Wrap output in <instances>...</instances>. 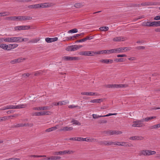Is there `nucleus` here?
I'll use <instances>...</instances> for the list:
<instances>
[{"label": "nucleus", "instance_id": "37", "mask_svg": "<svg viewBox=\"0 0 160 160\" xmlns=\"http://www.w3.org/2000/svg\"><path fill=\"white\" fill-rule=\"evenodd\" d=\"M43 72L42 71H39L35 72L34 76H39L42 74Z\"/></svg>", "mask_w": 160, "mask_h": 160}, {"label": "nucleus", "instance_id": "39", "mask_svg": "<svg viewBox=\"0 0 160 160\" xmlns=\"http://www.w3.org/2000/svg\"><path fill=\"white\" fill-rule=\"evenodd\" d=\"M30 157H34V158H41V157H46V155H31L29 156Z\"/></svg>", "mask_w": 160, "mask_h": 160}, {"label": "nucleus", "instance_id": "3", "mask_svg": "<svg viewBox=\"0 0 160 160\" xmlns=\"http://www.w3.org/2000/svg\"><path fill=\"white\" fill-rule=\"evenodd\" d=\"M74 151L69 150H64L62 151L56 152L53 153L54 155H64L66 154H71L73 153Z\"/></svg>", "mask_w": 160, "mask_h": 160}, {"label": "nucleus", "instance_id": "26", "mask_svg": "<svg viewBox=\"0 0 160 160\" xmlns=\"http://www.w3.org/2000/svg\"><path fill=\"white\" fill-rule=\"evenodd\" d=\"M83 6V5L82 3H77L74 5V7L76 8H80Z\"/></svg>", "mask_w": 160, "mask_h": 160}, {"label": "nucleus", "instance_id": "44", "mask_svg": "<svg viewBox=\"0 0 160 160\" xmlns=\"http://www.w3.org/2000/svg\"><path fill=\"white\" fill-rule=\"evenodd\" d=\"M87 95L89 96H98V94L97 92H87Z\"/></svg>", "mask_w": 160, "mask_h": 160}, {"label": "nucleus", "instance_id": "56", "mask_svg": "<svg viewBox=\"0 0 160 160\" xmlns=\"http://www.w3.org/2000/svg\"><path fill=\"white\" fill-rule=\"evenodd\" d=\"M105 51L104 50H102L101 51H98V52H94V54H103V53H105Z\"/></svg>", "mask_w": 160, "mask_h": 160}, {"label": "nucleus", "instance_id": "57", "mask_svg": "<svg viewBox=\"0 0 160 160\" xmlns=\"http://www.w3.org/2000/svg\"><path fill=\"white\" fill-rule=\"evenodd\" d=\"M92 117L94 119H97L99 118L102 117V116H101V115L100 116H98L97 114H92Z\"/></svg>", "mask_w": 160, "mask_h": 160}, {"label": "nucleus", "instance_id": "62", "mask_svg": "<svg viewBox=\"0 0 160 160\" xmlns=\"http://www.w3.org/2000/svg\"><path fill=\"white\" fill-rule=\"evenodd\" d=\"M84 33H82L80 34H78L76 35H74L73 37H74V38L75 39V38H76L77 37H79L81 35H84Z\"/></svg>", "mask_w": 160, "mask_h": 160}, {"label": "nucleus", "instance_id": "36", "mask_svg": "<svg viewBox=\"0 0 160 160\" xmlns=\"http://www.w3.org/2000/svg\"><path fill=\"white\" fill-rule=\"evenodd\" d=\"M100 30L102 31H106L108 30L109 28L108 27H102L99 28Z\"/></svg>", "mask_w": 160, "mask_h": 160}, {"label": "nucleus", "instance_id": "27", "mask_svg": "<svg viewBox=\"0 0 160 160\" xmlns=\"http://www.w3.org/2000/svg\"><path fill=\"white\" fill-rule=\"evenodd\" d=\"M5 19L8 21H15V16L7 17L5 18Z\"/></svg>", "mask_w": 160, "mask_h": 160}, {"label": "nucleus", "instance_id": "1", "mask_svg": "<svg viewBox=\"0 0 160 160\" xmlns=\"http://www.w3.org/2000/svg\"><path fill=\"white\" fill-rule=\"evenodd\" d=\"M19 37H12L6 38L4 39V41L9 42L19 43Z\"/></svg>", "mask_w": 160, "mask_h": 160}, {"label": "nucleus", "instance_id": "29", "mask_svg": "<svg viewBox=\"0 0 160 160\" xmlns=\"http://www.w3.org/2000/svg\"><path fill=\"white\" fill-rule=\"evenodd\" d=\"M159 128H160V123L155 125L151 127H150V129H157Z\"/></svg>", "mask_w": 160, "mask_h": 160}, {"label": "nucleus", "instance_id": "13", "mask_svg": "<svg viewBox=\"0 0 160 160\" xmlns=\"http://www.w3.org/2000/svg\"><path fill=\"white\" fill-rule=\"evenodd\" d=\"M75 45L68 46L66 49V50L68 51H74L76 50Z\"/></svg>", "mask_w": 160, "mask_h": 160}, {"label": "nucleus", "instance_id": "9", "mask_svg": "<svg viewBox=\"0 0 160 160\" xmlns=\"http://www.w3.org/2000/svg\"><path fill=\"white\" fill-rule=\"evenodd\" d=\"M34 110H47L49 109V107L48 106L40 107H34L33 108Z\"/></svg>", "mask_w": 160, "mask_h": 160}, {"label": "nucleus", "instance_id": "2", "mask_svg": "<svg viewBox=\"0 0 160 160\" xmlns=\"http://www.w3.org/2000/svg\"><path fill=\"white\" fill-rule=\"evenodd\" d=\"M143 122H144V121L143 119L139 120L134 121L133 122L134 124H132V126L134 127H143L145 126L144 124L142 123Z\"/></svg>", "mask_w": 160, "mask_h": 160}, {"label": "nucleus", "instance_id": "49", "mask_svg": "<svg viewBox=\"0 0 160 160\" xmlns=\"http://www.w3.org/2000/svg\"><path fill=\"white\" fill-rule=\"evenodd\" d=\"M141 5V6H149L151 5V3L149 2H144L142 3Z\"/></svg>", "mask_w": 160, "mask_h": 160}, {"label": "nucleus", "instance_id": "35", "mask_svg": "<svg viewBox=\"0 0 160 160\" xmlns=\"http://www.w3.org/2000/svg\"><path fill=\"white\" fill-rule=\"evenodd\" d=\"M156 152L155 151L148 150V156L155 154Z\"/></svg>", "mask_w": 160, "mask_h": 160}, {"label": "nucleus", "instance_id": "18", "mask_svg": "<svg viewBox=\"0 0 160 160\" xmlns=\"http://www.w3.org/2000/svg\"><path fill=\"white\" fill-rule=\"evenodd\" d=\"M32 19V18L30 16H21V21L30 20Z\"/></svg>", "mask_w": 160, "mask_h": 160}, {"label": "nucleus", "instance_id": "60", "mask_svg": "<svg viewBox=\"0 0 160 160\" xmlns=\"http://www.w3.org/2000/svg\"><path fill=\"white\" fill-rule=\"evenodd\" d=\"M113 144L116 145H118V146H121V142H113Z\"/></svg>", "mask_w": 160, "mask_h": 160}, {"label": "nucleus", "instance_id": "40", "mask_svg": "<svg viewBox=\"0 0 160 160\" xmlns=\"http://www.w3.org/2000/svg\"><path fill=\"white\" fill-rule=\"evenodd\" d=\"M114 61L117 62H122L125 61L123 58H116L114 59Z\"/></svg>", "mask_w": 160, "mask_h": 160}, {"label": "nucleus", "instance_id": "55", "mask_svg": "<svg viewBox=\"0 0 160 160\" xmlns=\"http://www.w3.org/2000/svg\"><path fill=\"white\" fill-rule=\"evenodd\" d=\"M121 146L128 147H130L131 146V145H129L127 142H122Z\"/></svg>", "mask_w": 160, "mask_h": 160}, {"label": "nucleus", "instance_id": "14", "mask_svg": "<svg viewBox=\"0 0 160 160\" xmlns=\"http://www.w3.org/2000/svg\"><path fill=\"white\" fill-rule=\"evenodd\" d=\"M138 155L140 156H148V150L147 149H143L140 151L138 153Z\"/></svg>", "mask_w": 160, "mask_h": 160}, {"label": "nucleus", "instance_id": "8", "mask_svg": "<svg viewBox=\"0 0 160 160\" xmlns=\"http://www.w3.org/2000/svg\"><path fill=\"white\" fill-rule=\"evenodd\" d=\"M42 8H48L52 7L55 4L52 2H46L41 3Z\"/></svg>", "mask_w": 160, "mask_h": 160}, {"label": "nucleus", "instance_id": "64", "mask_svg": "<svg viewBox=\"0 0 160 160\" xmlns=\"http://www.w3.org/2000/svg\"><path fill=\"white\" fill-rule=\"evenodd\" d=\"M117 57L118 58L126 57H127V55L126 54H118V55H117Z\"/></svg>", "mask_w": 160, "mask_h": 160}, {"label": "nucleus", "instance_id": "41", "mask_svg": "<svg viewBox=\"0 0 160 160\" xmlns=\"http://www.w3.org/2000/svg\"><path fill=\"white\" fill-rule=\"evenodd\" d=\"M10 117V116H5L2 117L0 118V122L5 121L7 120H8L9 119Z\"/></svg>", "mask_w": 160, "mask_h": 160}, {"label": "nucleus", "instance_id": "16", "mask_svg": "<svg viewBox=\"0 0 160 160\" xmlns=\"http://www.w3.org/2000/svg\"><path fill=\"white\" fill-rule=\"evenodd\" d=\"M144 139V138L141 136H135L130 137L129 139L132 140H142Z\"/></svg>", "mask_w": 160, "mask_h": 160}, {"label": "nucleus", "instance_id": "61", "mask_svg": "<svg viewBox=\"0 0 160 160\" xmlns=\"http://www.w3.org/2000/svg\"><path fill=\"white\" fill-rule=\"evenodd\" d=\"M107 121L106 120H101L99 121L98 123L100 124L102 123H107Z\"/></svg>", "mask_w": 160, "mask_h": 160}, {"label": "nucleus", "instance_id": "23", "mask_svg": "<svg viewBox=\"0 0 160 160\" xmlns=\"http://www.w3.org/2000/svg\"><path fill=\"white\" fill-rule=\"evenodd\" d=\"M151 22H145L142 23V25L144 27H151Z\"/></svg>", "mask_w": 160, "mask_h": 160}, {"label": "nucleus", "instance_id": "54", "mask_svg": "<svg viewBox=\"0 0 160 160\" xmlns=\"http://www.w3.org/2000/svg\"><path fill=\"white\" fill-rule=\"evenodd\" d=\"M107 134H108L110 135H113V130H108L105 132Z\"/></svg>", "mask_w": 160, "mask_h": 160}, {"label": "nucleus", "instance_id": "45", "mask_svg": "<svg viewBox=\"0 0 160 160\" xmlns=\"http://www.w3.org/2000/svg\"><path fill=\"white\" fill-rule=\"evenodd\" d=\"M40 39L39 38L33 39H32L31 41H30L29 42L32 43H36L38 41H39L40 40Z\"/></svg>", "mask_w": 160, "mask_h": 160}, {"label": "nucleus", "instance_id": "12", "mask_svg": "<svg viewBox=\"0 0 160 160\" xmlns=\"http://www.w3.org/2000/svg\"><path fill=\"white\" fill-rule=\"evenodd\" d=\"M100 62L106 64L112 63L113 62V61L112 59H101L99 61Z\"/></svg>", "mask_w": 160, "mask_h": 160}, {"label": "nucleus", "instance_id": "30", "mask_svg": "<svg viewBox=\"0 0 160 160\" xmlns=\"http://www.w3.org/2000/svg\"><path fill=\"white\" fill-rule=\"evenodd\" d=\"M49 112V111L39 112L40 116L48 115Z\"/></svg>", "mask_w": 160, "mask_h": 160}, {"label": "nucleus", "instance_id": "46", "mask_svg": "<svg viewBox=\"0 0 160 160\" xmlns=\"http://www.w3.org/2000/svg\"><path fill=\"white\" fill-rule=\"evenodd\" d=\"M97 141L98 140L97 139L94 138L87 139V142H95Z\"/></svg>", "mask_w": 160, "mask_h": 160}, {"label": "nucleus", "instance_id": "28", "mask_svg": "<svg viewBox=\"0 0 160 160\" xmlns=\"http://www.w3.org/2000/svg\"><path fill=\"white\" fill-rule=\"evenodd\" d=\"M123 38L122 37H116L114 38L113 40L114 41H123Z\"/></svg>", "mask_w": 160, "mask_h": 160}, {"label": "nucleus", "instance_id": "34", "mask_svg": "<svg viewBox=\"0 0 160 160\" xmlns=\"http://www.w3.org/2000/svg\"><path fill=\"white\" fill-rule=\"evenodd\" d=\"M22 30H28L29 29H32V28H30L29 26L23 25L22 26Z\"/></svg>", "mask_w": 160, "mask_h": 160}, {"label": "nucleus", "instance_id": "15", "mask_svg": "<svg viewBox=\"0 0 160 160\" xmlns=\"http://www.w3.org/2000/svg\"><path fill=\"white\" fill-rule=\"evenodd\" d=\"M58 38L57 37L54 38H45L46 41L48 43L51 42H53L56 41L58 40Z\"/></svg>", "mask_w": 160, "mask_h": 160}, {"label": "nucleus", "instance_id": "11", "mask_svg": "<svg viewBox=\"0 0 160 160\" xmlns=\"http://www.w3.org/2000/svg\"><path fill=\"white\" fill-rule=\"evenodd\" d=\"M18 45L17 43L9 44L8 45V51H10L17 48Z\"/></svg>", "mask_w": 160, "mask_h": 160}, {"label": "nucleus", "instance_id": "25", "mask_svg": "<svg viewBox=\"0 0 160 160\" xmlns=\"http://www.w3.org/2000/svg\"><path fill=\"white\" fill-rule=\"evenodd\" d=\"M17 63H19L22 62L26 59V58H23L22 57L16 59Z\"/></svg>", "mask_w": 160, "mask_h": 160}, {"label": "nucleus", "instance_id": "31", "mask_svg": "<svg viewBox=\"0 0 160 160\" xmlns=\"http://www.w3.org/2000/svg\"><path fill=\"white\" fill-rule=\"evenodd\" d=\"M29 40L28 38H22L21 37H19V42H26Z\"/></svg>", "mask_w": 160, "mask_h": 160}, {"label": "nucleus", "instance_id": "24", "mask_svg": "<svg viewBox=\"0 0 160 160\" xmlns=\"http://www.w3.org/2000/svg\"><path fill=\"white\" fill-rule=\"evenodd\" d=\"M156 118V116H152L146 118H145L142 119L143 121L148 122V121L151 120L152 119Z\"/></svg>", "mask_w": 160, "mask_h": 160}, {"label": "nucleus", "instance_id": "50", "mask_svg": "<svg viewBox=\"0 0 160 160\" xmlns=\"http://www.w3.org/2000/svg\"><path fill=\"white\" fill-rule=\"evenodd\" d=\"M33 125L32 123H25L23 124V127H32L33 126Z\"/></svg>", "mask_w": 160, "mask_h": 160}, {"label": "nucleus", "instance_id": "32", "mask_svg": "<svg viewBox=\"0 0 160 160\" xmlns=\"http://www.w3.org/2000/svg\"><path fill=\"white\" fill-rule=\"evenodd\" d=\"M71 122L73 124L76 125H81L80 122H79L78 121L75 120L74 119H72Z\"/></svg>", "mask_w": 160, "mask_h": 160}, {"label": "nucleus", "instance_id": "52", "mask_svg": "<svg viewBox=\"0 0 160 160\" xmlns=\"http://www.w3.org/2000/svg\"><path fill=\"white\" fill-rule=\"evenodd\" d=\"M122 48H123V49H123V51H124V52L130 51L131 49V48H130V47H122Z\"/></svg>", "mask_w": 160, "mask_h": 160}, {"label": "nucleus", "instance_id": "42", "mask_svg": "<svg viewBox=\"0 0 160 160\" xmlns=\"http://www.w3.org/2000/svg\"><path fill=\"white\" fill-rule=\"evenodd\" d=\"M1 13V16L2 17H4L7 16H8L10 15V13L9 12H2Z\"/></svg>", "mask_w": 160, "mask_h": 160}, {"label": "nucleus", "instance_id": "59", "mask_svg": "<svg viewBox=\"0 0 160 160\" xmlns=\"http://www.w3.org/2000/svg\"><path fill=\"white\" fill-rule=\"evenodd\" d=\"M32 116H40L39 112H33L32 113Z\"/></svg>", "mask_w": 160, "mask_h": 160}, {"label": "nucleus", "instance_id": "48", "mask_svg": "<svg viewBox=\"0 0 160 160\" xmlns=\"http://www.w3.org/2000/svg\"><path fill=\"white\" fill-rule=\"evenodd\" d=\"M14 29L15 31H17V30L20 31V30H22V26H18L15 27H14Z\"/></svg>", "mask_w": 160, "mask_h": 160}, {"label": "nucleus", "instance_id": "6", "mask_svg": "<svg viewBox=\"0 0 160 160\" xmlns=\"http://www.w3.org/2000/svg\"><path fill=\"white\" fill-rule=\"evenodd\" d=\"M79 54L81 55L92 56L94 54V52L93 51H82L80 52Z\"/></svg>", "mask_w": 160, "mask_h": 160}, {"label": "nucleus", "instance_id": "22", "mask_svg": "<svg viewBox=\"0 0 160 160\" xmlns=\"http://www.w3.org/2000/svg\"><path fill=\"white\" fill-rule=\"evenodd\" d=\"M57 128V127L56 126H55V127H52L51 128H49L48 129H47L45 130L46 132H49L51 131H53L54 130H56Z\"/></svg>", "mask_w": 160, "mask_h": 160}, {"label": "nucleus", "instance_id": "47", "mask_svg": "<svg viewBox=\"0 0 160 160\" xmlns=\"http://www.w3.org/2000/svg\"><path fill=\"white\" fill-rule=\"evenodd\" d=\"M122 133V132L119 131L113 130V135H118Z\"/></svg>", "mask_w": 160, "mask_h": 160}, {"label": "nucleus", "instance_id": "7", "mask_svg": "<svg viewBox=\"0 0 160 160\" xmlns=\"http://www.w3.org/2000/svg\"><path fill=\"white\" fill-rule=\"evenodd\" d=\"M124 84H108L106 85V87L107 88H123L125 87Z\"/></svg>", "mask_w": 160, "mask_h": 160}, {"label": "nucleus", "instance_id": "43", "mask_svg": "<svg viewBox=\"0 0 160 160\" xmlns=\"http://www.w3.org/2000/svg\"><path fill=\"white\" fill-rule=\"evenodd\" d=\"M151 27H158L157 21L151 22Z\"/></svg>", "mask_w": 160, "mask_h": 160}, {"label": "nucleus", "instance_id": "21", "mask_svg": "<svg viewBox=\"0 0 160 160\" xmlns=\"http://www.w3.org/2000/svg\"><path fill=\"white\" fill-rule=\"evenodd\" d=\"M8 45L4 43L0 44V48L5 50L8 51Z\"/></svg>", "mask_w": 160, "mask_h": 160}, {"label": "nucleus", "instance_id": "5", "mask_svg": "<svg viewBox=\"0 0 160 160\" xmlns=\"http://www.w3.org/2000/svg\"><path fill=\"white\" fill-rule=\"evenodd\" d=\"M62 59L64 61H76L79 60V58L77 57L64 56L62 57Z\"/></svg>", "mask_w": 160, "mask_h": 160}, {"label": "nucleus", "instance_id": "10", "mask_svg": "<svg viewBox=\"0 0 160 160\" xmlns=\"http://www.w3.org/2000/svg\"><path fill=\"white\" fill-rule=\"evenodd\" d=\"M112 142V141H100L98 142V143L102 145H107L109 146L113 144Z\"/></svg>", "mask_w": 160, "mask_h": 160}, {"label": "nucleus", "instance_id": "17", "mask_svg": "<svg viewBox=\"0 0 160 160\" xmlns=\"http://www.w3.org/2000/svg\"><path fill=\"white\" fill-rule=\"evenodd\" d=\"M123 49L122 47L113 49V52L114 53H116L124 52V51H123Z\"/></svg>", "mask_w": 160, "mask_h": 160}, {"label": "nucleus", "instance_id": "63", "mask_svg": "<svg viewBox=\"0 0 160 160\" xmlns=\"http://www.w3.org/2000/svg\"><path fill=\"white\" fill-rule=\"evenodd\" d=\"M136 48L138 50L144 49H145V47L144 46H140L136 47Z\"/></svg>", "mask_w": 160, "mask_h": 160}, {"label": "nucleus", "instance_id": "38", "mask_svg": "<svg viewBox=\"0 0 160 160\" xmlns=\"http://www.w3.org/2000/svg\"><path fill=\"white\" fill-rule=\"evenodd\" d=\"M105 51V54H111L112 53H114L113 49L110 50H104Z\"/></svg>", "mask_w": 160, "mask_h": 160}, {"label": "nucleus", "instance_id": "58", "mask_svg": "<svg viewBox=\"0 0 160 160\" xmlns=\"http://www.w3.org/2000/svg\"><path fill=\"white\" fill-rule=\"evenodd\" d=\"M117 114V113H109L108 114H107L105 115H101V116H102V117H108L111 115H116Z\"/></svg>", "mask_w": 160, "mask_h": 160}, {"label": "nucleus", "instance_id": "53", "mask_svg": "<svg viewBox=\"0 0 160 160\" xmlns=\"http://www.w3.org/2000/svg\"><path fill=\"white\" fill-rule=\"evenodd\" d=\"M21 127H23V123H19L17 124L16 125L14 126L13 127V128H18Z\"/></svg>", "mask_w": 160, "mask_h": 160}, {"label": "nucleus", "instance_id": "19", "mask_svg": "<svg viewBox=\"0 0 160 160\" xmlns=\"http://www.w3.org/2000/svg\"><path fill=\"white\" fill-rule=\"evenodd\" d=\"M73 128L72 127H63L62 129H61V130L63 131H71L72 130Z\"/></svg>", "mask_w": 160, "mask_h": 160}, {"label": "nucleus", "instance_id": "51", "mask_svg": "<svg viewBox=\"0 0 160 160\" xmlns=\"http://www.w3.org/2000/svg\"><path fill=\"white\" fill-rule=\"evenodd\" d=\"M78 31L77 29L74 28L68 31V33H76L78 32Z\"/></svg>", "mask_w": 160, "mask_h": 160}, {"label": "nucleus", "instance_id": "33", "mask_svg": "<svg viewBox=\"0 0 160 160\" xmlns=\"http://www.w3.org/2000/svg\"><path fill=\"white\" fill-rule=\"evenodd\" d=\"M28 8L30 9L38 8V4L29 5L28 6Z\"/></svg>", "mask_w": 160, "mask_h": 160}, {"label": "nucleus", "instance_id": "4", "mask_svg": "<svg viewBox=\"0 0 160 160\" xmlns=\"http://www.w3.org/2000/svg\"><path fill=\"white\" fill-rule=\"evenodd\" d=\"M27 106V104H19L17 105H9V109H19L25 108Z\"/></svg>", "mask_w": 160, "mask_h": 160}, {"label": "nucleus", "instance_id": "20", "mask_svg": "<svg viewBox=\"0 0 160 160\" xmlns=\"http://www.w3.org/2000/svg\"><path fill=\"white\" fill-rule=\"evenodd\" d=\"M103 100L102 99H96L91 100L90 102L92 103H100L103 102Z\"/></svg>", "mask_w": 160, "mask_h": 160}]
</instances>
